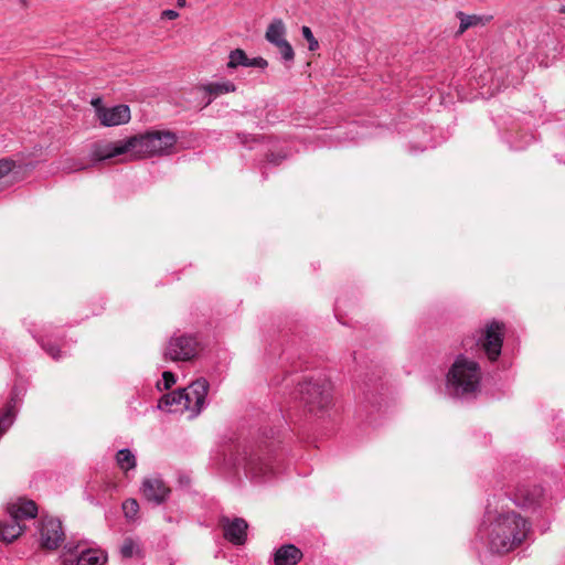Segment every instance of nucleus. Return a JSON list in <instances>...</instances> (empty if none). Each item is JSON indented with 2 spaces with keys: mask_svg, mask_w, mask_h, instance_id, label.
<instances>
[{
  "mask_svg": "<svg viewBox=\"0 0 565 565\" xmlns=\"http://www.w3.org/2000/svg\"><path fill=\"white\" fill-rule=\"evenodd\" d=\"M177 143V136L171 131H150L129 138L125 142L95 143L92 156L103 161L132 151L136 158L170 154Z\"/></svg>",
  "mask_w": 565,
  "mask_h": 565,
  "instance_id": "1",
  "label": "nucleus"
},
{
  "mask_svg": "<svg viewBox=\"0 0 565 565\" xmlns=\"http://www.w3.org/2000/svg\"><path fill=\"white\" fill-rule=\"evenodd\" d=\"M530 530L529 521L519 513H499L487 527L489 547L494 553H508L526 540Z\"/></svg>",
  "mask_w": 565,
  "mask_h": 565,
  "instance_id": "2",
  "label": "nucleus"
},
{
  "mask_svg": "<svg viewBox=\"0 0 565 565\" xmlns=\"http://www.w3.org/2000/svg\"><path fill=\"white\" fill-rule=\"evenodd\" d=\"M481 370L477 362L457 356L446 375V386L454 397H476L480 392Z\"/></svg>",
  "mask_w": 565,
  "mask_h": 565,
  "instance_id": "3",
  "label": "nucleus"
},
{
  "mask_svg": "<svg viewBox=\"0 0 565 565\" xmlns=\"http://www.w3.org/2000/svg\"><path fill=\"white\" fill-rule=\"evenodd\" d=\"M331 383L323 377L306 380L299 383L297 392L305 408L312 414H318L332 402Z\"/></svg>",
  "mask_w": 565,
  "mask_h": 565,
  "instance_id": "4",
  "label": "nucleus"
},
{
  "mask_svg": "<svg viewBox=\"0 0 565 565\" xmlns=\"http://www.w3.org/2000/svg\"><path fill=\"white\" fill-rule=\"evenodd\" d=\"M202 348L195 337L181 334L170 338L167 342L163 356L173 362H191L195 360Z\"/></svg>",
  "mask_w": 565,
  "mask_h": 565,
  "instance_id": "5",
  "label": "nucleus"
},
{
  "mask_svg": "<svg viewBox=\"0 0 565 565\" xmlns=\"http://www.w3.org/2000/svg\"><path fill=\"white\" fill-rule=\"evenodd\" d=\"M269 433L270 436L265 434L264 439L256 446L234 445V451H231L230 456L243 457V459H263L266 456H279L278 449L282 441L273 429Z\"/></svg>",
  "mask_w": 565,
  "mask_h": 565,
  "instance_id": "6",
  "label": "nucleus"
},
{
  "mask_svg": "<svg viewBox=\"0 0 565 565\" xmlns=\"http://www.w3.org/2000/svg\"><path fill=\"white\" fill-rule=\"evenodd\" d=\"M286 31L284 21L281 19H275L268 25L265 39L279 50L285 61L290 62L295 58V52L291 44L286 40Z\"/></svg>",
  "mask_w": 565,
  "mask_h": 565,
  "instance_id": "7",
  "label": "nucleus"
},
{
  "mask_svg": "<svg viewBox=\"0 0 565 565\" xmlns=\"http://www.w3.org/2000/svg\"><path fill=\"white\" fill-rule=\"evenodd\" d=\"M210 390V384L204 377L196 379L191 382L186 387L182 388L189 395V402L184 401V409L192 413V417L201 414L205 398Z\"/></svg>",
  "mask_w": 565,
  "mask_h": 565,
  "instance_id": "8",
  "label": "nucleus"
},
{
  "mask_svg": "<svg viewBox=\"0 0 565 565\" xmlns=\"http://www.w3.org/2000/svg\"><path fill=\"white\" fill-rule=\"evenodd\" d=\"M41 546L46 550H56L64 541L62 523L58 519L45 516L40 526Z\"/></svg>",
  "mask_w": 565,
  "mask_h": 565,
  "instance_id": "9",
  "label": "nucleus"
},
{
  "mask_svg": "<svg viewBox=\"0 0 565 565\" xmlns=\"http://www.w3.org/2000/svg\"><path fill=\"white\" fill-rule=\"evenodd\" d=\"M503 323L498 321H492L486 326L481 341L482 348L490 361H495L501 353L503 343Z\"/></svg>",
  "mask_w": 565,
  "mask_h": 565,
  "instance_id": "10",
  "label": "nucleus"
},
{
  "mask_svg": "<svg viewBox=\"0 0 565 565\" xmlns=\"http://www.w3.org/2000/svg\"><path fill=\"white\" fill-rule=\"evenodd\" d=\"M140 490L143 498L156 505L164 503L171 493V489L159 476L145 478Z\"/></svg>",
  "mask_w": 565,
  "mask_h": 565,
  "instance_id": "11",
  "label": "nucleus"
},
{
  "mask_svg": "<svg viewBox=\"0 0 565 565\" xmlns=\"http://www.w3.org/2000/svg\"><path fill=\"white\" fill-rule=\"evenodd\" d=\"M220 524L223 527L224 537L234 545H243L247 537V522L242 518L231 520L227 516H222Z\"/></svg>",
  "mask_w": 565,
  "mask_h": 565,
  "instance_id": "12",
  "label": "nucleus"
},
{
  "mask_svg": "<svg viewBox=\"0 0 565 565\" xmlns=\"http://www.w3.org/2000/svg\"><path fill=\"white\" fill-rule=\"evenodd\" d=\"M543 489L537 484H521L515 489L513 502L523 509H532L540 504Z\"/></svg>",
  "mask_w": 565,
  "mask_h": 565,
  "instance_id": "13",
  "label": "nucleus"
},
{
  "mask_svg": "<svg viewBox=\"0 0 565 565\" xmlns=\"http://www.w3.org/2000/svg\"><path fill=\"white\" fill-rule=\"evenodd\" d=\"M97 118L105 127L127 124L130 120V109L126 105H118L111 108L97 107Z\"/></svg>",
  "mask_w": 565,
  "mask_h": 565,
  "instance_id": "14",
  "label": "nucleus"
},
{
  "mask_svg": "<svg viewBox=\"0 0 565 565\" xmlns=\"http://www.w3.org/2000/svg\"><path fill=\"white\" fill-rule=\"evenodd\" d=\"M7 511L10 518L21 522L26 519H34L38 514V505L32 500L19 498L8 503Z\"/></svg>",
  "mask_w": 565,
  "mask_h": 565,
  "instance_id": "15",
  "label": "nucleus"
},
{
  "mask_svg": "<svg viewBox=\"0 0 565 565\" xmlns=\"http://www.w3.org/2000/svg\"><path fill=\"white\" fill-rule=\"evenodd\" d=\"M67 552L70 553V557L65 558V563L75 562V565H102V555L96 550L84 548L79 551V546L71 547L66 545Z\"/></svg>",
  "mask_w": 565,
  "mask_h": 565,
  "instance_id": "16",
  "label": "nucleus"
},
{
  "mask_svg": "<svg viewBox=\"0 0 565 565\" xmlns=\"http://www.w3.org/2000/svg\"><path fill=\"white\" fill-rule=\"evenodd\" d=\"M302 558V552L294 544L280 546L274 556L275 565H296Z\"/></svg>",
  "mask_w": 565,
  "mask_h": 565,
  "instance_id": "17",
  "label": "nucleus"
},
{
  "mask_svg": "<svg viewBox=\"0 0 565 565\" xmlns=\"http://www.w3.org/2000/svg\"><path fill=\"white\" fill-rule=\"evenodd\" d=\"M24 529L25 527L13 518H10L9 521H0V540L6 543H11L23 533Z\"/></svg>",
  "mask_w": 565,
  "mask_h": 565,
  "instance_id": "18",
  "label": "nucleus"
},
{
  "mask_svg": "<svg viewBox=\"0 0 565 565\" xmlns=\"http://www.w3.org/2000/svg\"><path fill=\"white\" fill-rule=\"evenodd\" d=\"M457 17L460 20V25L457 31V35H461L469 28L477 26V25H486L492 19V17H484V15H476V14L468 15L461 11L457 13Z\"/></svg>",
  "mask_w": 565,
  "mask_h": 565,
  "instance_id": "19",
  "label": "nucleus"
},
{
  "mask_svg": "<svg viewBox=\"0 0 565 565\" xmlns=\"http://www.w3.org/2000/svg\"><path fill=\"white\" fill-rule=\"evenodd\" d=\"M184 401L189 402V395L182 388L172 391L164 394L159 401V408L171 407L173 405H182L184 407Z\"/></svg>",
  "mask_w": 565,
  "mask_h": 565,
  "instance_id": "20",
  "label": "nucleus"
},
{
  "mask_svg": "<svg viewBox=\"0 0 565 565\" xmlns=\"http://www.w3.org/2000/svg\"><path fill=\"white\" fill-rule=\"evenodd\" d=\"M203 89L210 95L218 96L222 94L235 92L236 86L232 82L211 83L203 86Z\"/></svg>",
  "mask_w": 565,
  "mask_h": 565,
  "instance_id": "21",
  "label": "nucleus"
},
{
  "mask_svg": "<svg viewBox=\"0 0 565 565\" xmlns=\"http://www.w3.org/2000/svg\"><path fill=\"white\" fill-rule=\"evenodd\" d=\"M248 56L242 49H235L230 52L227 67L237 68L238 66L247 67Z\"/></svg>",
  "mask_w": 565,
  "mask_h": 565,
  "instance_id": "22",
  "label": "nucleus"
},
{
  "mask_svg": "<svg viewBox=\"0 0 565 565\" xmlns=\"http://www.w3.org/2000/svg\"><path fill=\"white\" fill-rule=\"evenodd\" d=\"M13 416V406H6L0 416V437L7 431V429L12 424Z\"/></svg>",
  "mask_w": 565,
  "mask_h": 565,
  "instance_id": "23",
  "label": "nucleus"
},
{
  "mask_svg": "<svg viewBox=\"0 0 565 565\" xmlns=\"http://www.w3.org/2000/svg\"><path fill=\"white\" fill-rule=\"evenodd\" d=\"M122 511L127 519L134 520L139 511V504L136 499H127L122 503Z\"/></svg>",
  "mask_w": 565,
  "mask_h": 565,
  "instance_id": "24",
  "label": "nucleus"
},
{
  "mask_svg": "<svg viewBox=\"0 0 565 565\" xmlns=\"http://www.w3.org/2000/svg\"><path fill=\"white\" fill-rule=\"evenodd\" d=\"M137 551H138V546H137L136 542L130 537L125 539V541L120 547L121 556L124 558H130L134 556V554Z\"/></svg>",
  "mask_w": 565,
  "mask_h": 565,
  "instance_id": "25",
  "label": "nucleus"
},
{
  "mask_svg": "<svg viewBox=\"0 0 565 565\" xmlns=\"http://www.w3.org/2000/svg\"><path fill=\"white\" fill-rule=\"evenodd\" d=\"M301 34L306 39V41L308 42L309 51L318 50L319 43L316 40V38L313 36V33H312V31H311V29L309 26L303 25L301 28Z\"/></svg>",
  "mask_w": 565,
  "mask_h": 565,
  "instance_id": "26",
  "label": "nucleus"
},
{
  "mask_svg": "<svg viewBox=\"0 0 565 565\" xmlns=\"http://www.w3.org/2000/svg\"><path fill=\"white\" fill-rule=\"evenodd\" d=\"M42 349L55 361H58L62 358V350L56 344L43 343Z\"/></svg>",
  "mask_w": 565,
  "mask_h": 565,
  "instance_id": "27",
  "label": "nucleus"
},
{
  "mask_svg": "<svg viewBox=\"0 0 565 565\" xmlns=\"http://www.w3.org/2000/svg\"><path fill=\"white\" fill-rule=\"evenodd\" d=\"M246 466L244 467L246 471L253 473L254 478L260 477L256 470L263 471V468L266 466V461H245Z\"/></svg>",
  "mask_w": 565,
  "mask_h": 565,
  "instance_id": "28",
  "label": "nucleus"
},
{
  "mask_svg": "<svg viewBox=\"0 0 565 565\" xmlns=\"http://www.w3.org/2000/svg\"><path fill=\"white\" fill-rule=\"evenodd\" d=\"M14 167L13 161L2 159L0 160V180L4 178ZM3 188L0 185V191H2Z\"/></svg>",
  "mask_w": 565,
  "mask_h": 565,
  "instance_id": "29",
  "label": "nucleus"
},
{
  "mask_svg": "<svg viewBox=\"0 0 565 565\" xmlns=\"http://www.w3.org/2000/svg\"><path fill=\"white\" fill-rule=\"evenodd\" d=\"M164 390H170L175 384V375L170 371H164L162 374Z\"/></svg>",
  "mask_w": 565,
  "mask_h": 565,
  "instance_id": "30",
  "label": "nucleus"
},
{
  "mask_svg": "<svg viewBox=\"0 0 565 565\" xmlns=\"http://www.w3.org/2000/svg\"><path fill=\"white\" fill-rule=\"evenodd\" d=\"M267 66H268V62H267V60H265L263 57L248 58V62H247V67L265 68Z\"/></svg>",
  "mask_w": 565,
  "mask_h": 565,
  "instance_id": "31",
  "label": "nucleus"
},
{
  "mask_svg": "<svg viewBox=\"0 0 565 565\" xmlns=\"http://www.w3.org/2000/svg\"><path fill=\"white\" fill-rule=\"evenodd\" d=\"M115 459H135V456L129 449H121L116 454Z\"/></svg>",
  "mask_w": 565,
  "mask_h": 565,
  "instance_id": "32",
  "label": "nucleus"
},
{
  "mask_svg": "<svg viewBox=\"0 0 565 565\" xmlns=\"http://www.w3.org/2000/svg\"><path fill=\"white\" fill-rule=\"evenodd\" d=\"M136 462L137 461H118L120 469L125 472L135 469Z\"/></svg>",
  "mask_w": 565,
  "mask_h": 565,
  "instance_id": "33",
  "label": "nucleus"
},
{
  "mask_svg": "<svg viewBox=\"0 0 565 565\" xmlns=\"http://www.w3.org/2000/svg\"><path fill=\"white\" fill-rule=\"evenodd\" d=\"M161 18L162 19L174 20V19L179 18V13L177 11H174V10L168 9V10L162 11Z\"/></svg>",
  "mask_w": 565,
  "mask_h": 565,
  "instance_id": "34",
  "label": "nucleus"
},
{
  "mask_svg": "<svg viewBox=\"0 0 565 565\" xmlns=\"http://www.w3.org/2000/svg\"><path fill=\"white\" fill-rule=\"evenodd\" d=\"M179 483L183 487H189L190 483H191V479L189 476H185V475H181L179 477Z\"/></svg>",
  "mask_w": 565,
  "mask_h": 565,
  "instance_id": "35",
  "label": "nucleus"
},
{
  "mask_svg": "<svg viewBox=\"0 0 565 565\" xmlns=\"http://www.w3.org/2000/svg\"><path fill=\"white\" fill-rule=\"evenodd\" d=\"M267 159H268V161H270L275 164H279L282 158L277 159L274 153H270V154H268Z\"/></svg>",
  "mask_w": 565,
  "mask_h": 565,
  "instance_id": "36",
  "label": "nucleus"
},
{
  "mask_svg": "<svg viewBox=\"0 0 565 565\" xmlns=\"http://www.w3.org/2000/svg\"><path fill=\"white\" fill-rule=\"evenodd\" d=\"M92 105L95 107L96 110H97V107H104L102 105V100L99 98L93 99Z\"/></svg>",
  "mask_w": 565,
  "mask_h": 565,
  "instance_id": "37",
  "label": "nucleus"
},
{
  "mask_svg": "<svg viewBox=\"0 0 565 565\" xmlns=\"http://www.w3.org/2000/svg\"><path fill=\"white\" fill-rule=\"evenodd\" d=\"M185 4H186V1H185V0H178V1H177V6H178L179 8H183V7H185Z\"/></svg>",
  "mask_w": 565,
  "mask_h": 565,
  "instance_id": "38",
  "label": "nucleus"
},
{
  "mask_svg": "<svg viewBox=\"0 0 565 565\" xmlns=\"http://www.w3.org/2000/svg\"><path fill=\"white\" fill-rule=\"evenodd\" d=\"M561 13H565V6L559 9Z\"/></svg>",
  "mask_w": 565,
  "mask_h": 565,
  "instance_id": "39",
  "label": "nucleus"
},
{
  "mask_svg": "<svg viewBox=\"0 0 565 565\" xmlns=\"http://www.w3.org/2000/svg\"><path fill=\"white\" fill-rule=\"evenodd\" d=\"M22 3H25V0H21Z\"/></svg>",
  "mask_w": 565,
  "mask_h": 565,
  "instance_id": "40",
  "label": "nucleus"
}]
</instances>
